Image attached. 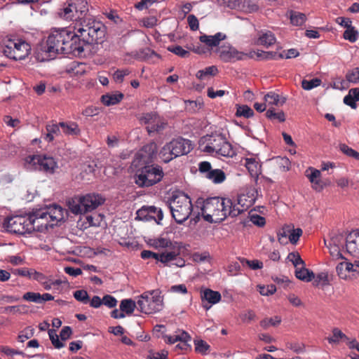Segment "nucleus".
Here are the masks:
<instances>
[{
  "label": "nucleus",
  "mask_w": 359,
  "mask_h": 359,
  "mask_svg": "<svg viewBox=\"0 0 359 359\" xmlns=\"http://www.w3.org/2000/svg\"><path fill=\"white\" fill-rule=\"evenodd\" d=\"M219 56L224 62L253 58L255 52L244 53L231 46H224L218 49Z\"/></svg>",
  "instance_id": "f8f14e48"
},
{
  "label": "nucleus",
  "mask_w": 359,
  "mask_h": 359,
  "mask_svg": "<svg viewBox=\"0 0 359 359\" xmlns=\"http://www.w3.org/2000/svg\"><path fill=\"white\" fill-rule=\"evenodd\" d=\"M286 16L290 19V23L293 26H302L306 20V16L304 13L293 10L288 11Z\"/></svg>",
  "instance_id": "bb28decb"
},
{
  "label": "nucleus",
  "mask_w": 359,
  "mask_h": 359,
  "mask_svg": "<svg viewBox=\"0 0 359 359\" xmlns=\"http://www.w3.org/2000/svg\"><path fill=\"white\" fill-rule=\"evenodd\" d=\"M49 338L56 348H61L65 346V344L59 340V337L57 334L55 330L51 329L48 330Z\"/></svg>",
  "instance_id": "864d4df0"
},
{
  "label": "nucleus",
  "mask_w": 359,
  "mask_h": 359,
  "mask_svg": "<svg viewBox=\"0 0 359 359\" xmlns=\"http://www.w3.org/2000/svg\"><path fill=\"white\" fill-rule=\"evenodd\" d=\"M24 277H27L30 280H35L38 282H43V280L46 279V276L43 273L29 268H24Z\"/></svg>",
  "instance_id": "e433bc0d"
},
{
  "label": "nucleus",
  "mask_w": 359,
  "mask_h": 359,
  "mask_svg": "<svg viewBox=\"0 0 359 359\" xmlns=\"http://www.w3.org/2000/svg\"><path fill=\"white\" fill-rule=\"evenodd\" d=\"M240 4L242 8L248 13L255 12L259 9V6L253 0H241Z\"/></svg>",
  "instance_id": "79ce46f5"
},
{
  "label": "nucleus",
  "mask_w": 359,
  "mask_h": 359,
  "mask_svg": "<svg viewBox=\"0 0 359 359\" xmlns=\"http://www.w3.org/2000/svg\"><path fill=\"white\" fill-rule=\"evenodd\" d=\"M73 4L76 7V16L79 17L77 22H81L83 19H90V18L86 17L88 8L86 0H76V2H73Z\"/></svg>",
  "instance_id": "cd10ccee"
},
{
  "label": "nucleus",
  "mask_w": 359,
  "mask_h": 359,
  "mask_svg": "<svg viewBox=\"0 0 359 359\" xmlns=\"http://www.w3.org/2000/svg\"><path fill=\"white\" fill-rule=\"evenodd\" d=\"M168 208L172 218L177 224L185 222L193 212L191 198L183 192L172 195L168 201Z\"/></svg>",
  "instance_id": "39448f33"
},
{
  "label": "nucleus",
  "mask_w": 359,
  "mask_h": 359,
  "mask_svg": "<svg viewBox=\"0 0 359 359\" xmlns=\"http://www.w3.org/2000/svg\"><path fill=\"white\" fill-rule=\"evenodd\" d=\"M276 162L283 172H286L290 170V161L287 157H276Z\"/></svg>",
  "instance_id": "4d7b16f0"
},
{
  "label": "nucleus",
  "mask_w": 359,
  "mask_h": 359,
  "mask_svg": "<svg viewBox=\"0 0 359 359\" xmlns=\"http://www.w3.org/2000/svg\"><path fill=\"white\" fill-rule=\"evenodd\" d=\"M266 116L270 120H278L279 122L285 121V116L283 111H276L273 108L269 109L266 112Z\"/></svg>",
  "instance_id": "58836bf2"
},
{
  "label": "nucleus",
  "mask_w": 359,
  "mask_h": 359,
  "mask_svg": "<svg viewBox=\"0 0 359 359\" xmlns=\"http://www.w3.org/2000/svg\"><path fill=\"white\" fill-rule=\"evenodd\" d=\"M250 219L255 225L259 227L264 226L266 224L265 218L257 214L250 213Z\"/></svg>",
  "instance_id": "338daca9"
},
{
  "label": "nucleus",
  "mask_w": 359,
  "mask_h": 359,
  "mask_svg": "<svg viewBox=\"0 0 359 359\" xmlns=\"http://www.w3.org/2000/svg\"><path fill=\"white\" fill-rule=\"evenodd\" d=\"M206 143L203 151L208 153H215L223 156H231L233 154L231 144L222 134H212L205 136L201 140Z\"/></svg>",
  "instance_id": "0eeeda50"
},
{
  "label": "nucleus",
  "mask_w": 359,
  "mask_h": 359,
  "mask_svg": "<svg viewBox=\"0 0 359 359\" xmlns=\"http://www.w3.org/2000/svg\"><path fill=\"white\" fill-rule=\"evenodd\" d=\"M140 121L142 124L147 125V130L149 134L154 132L161 133L167 126V123L161 118L156 112L143 114L140 117Z\"/></svg>",
  "instance_id": "9b49d317"
},
{
  "label": "nucleus",
  "mask_w": 359,
  "mask_h": 359,
  "mask_svg": "<svg viewBox=\"0 0 359 359\" xmlns=\"http://www.w3.org/2000/svg\"><path fill=\"white\" fill-rule=\"evenodd\" d=\"M24 166L39 170L46 173L53 174L57 168V163L55 158L48 155L29 156L24 159Z\"/></svg>",
  "instance_id": "9d476101"
},
{
  "label": "nucleus",
  "mask_w": 359,
  "mask_h": 359,
  "mask_svg": "<svg viewBox=\"0 0 359 359\" xmlns=\"http://www.w3.org/2000/svg\"><path fill=\"white\" fill-rule=\"evenodd\" d=\"M243 265H247L251 269L256 270L263 268V263L257 259L248 260L245 258L240 259Z\"/></svg>",
  "instance_id": "8fccbe9b"
},
{
  "label": "nucleus",
  "mask_w": 359,
  "mask_h": 359,
  "mask_svg": "<svg viewBox=\"0 0 359 359\" xmlns=\"http://www.w3.org/2000/svg\"><path fill=\"white\" fill-rule=\"evenodd\" d=\"M159 157L164 163H168L175 158L169 142L165 144L159 152Z\"/></svg>",
  "instance_id": "c9c22d12"
},
{
  "label": "nucleus",
  "mask_w": 359,
  "mask_h": 359,
  "mask_svg": "<svg viewBox=\"0 0 359 359\" xmlns=\"http://www.w3.org/2000/svg\"><path fill=\"white\" fill-rule=\"evenodd\" d=\"M302 230L300 228L291 229L289 234V241L292 244H296L299 241L300 236L302 235Z\"/></svg>",
  "instance_id": "680f3d73"
},
{
  "label": "nucleus",
  "mask_w": 359,
  "mask_h": 359,
  "mask_svg": "<svg viewBox=\"0 0 359 359\" xmlns=\"http://www.w3.org/2000/svg\"><path fill=\"white\" fill-rule=\"evenodd\" d=\"M168 50L181 57L185 58L189 56V52L188 50H184L180 46H168Z\"/></svg>",
  "instance_id": "09e8293b"
},
{
  "label": "nucleus",
  "mask_w": 359,
  "mask_h": 359,
  "mask_svg": "<svg viewBox=\"0 0 359 359\" xmlns=\"http://www.w3.org/2000/svg\"><path fill=\"white\" fill-rule=\"evenodd\" d=\"M197 208H200L196 216L199 219L200 215L204 220L210 223H219L224 221L228 216L234 217L239 215V212L233 209L231 210V200L230 198L212 197L205 201L198 200Z\"/></svg>",
  "instance_id": "f03ea898"
},
{
  "label": "nucleus",
  "mask_w": 359,
  "mask_h": 359,
  "mask_svg": "<svg viewBox=\"0 0 359 359\" xmlns=\"http://www.w3.org/2000/svg\"><path fill=\"white\" fill-rule=\"evenodd\" d=\"M177 242H172L169 238L158 237L150 240V245L156 249H168L177 244Z\"/></svg>",
  "instance_id": "c756f323"
},
{
  "label": "nucleus",
  "mask_w": 359,
  "mask_h": 359,
  "mask_svg": "<svg viewBox=\"0 0 359 359\" xmlns=\"http://www.w3.org/2000/svg\"><path fill=\"white\" fill-rule=\"evenodd\" d=\"M136 307L137 308V304L130 299H123L120 304L121 311L127 314L133 313Z\"/></svg>",
  "instance_id": "4c0bfd02"
},
{
  "label": "nucleus",
  "mask_w": 359,
  "mask_h": 359,
  "mask_svg": "<svg viewBox=\"0 0 359 359\" xmlns=\"http://www.w3.org/2000/svg\"><path fill=\"white\" fill-rule=\"evenodd\" d=\"M264 100L269 105L282 106L286 102V98L280 97L275 92H269L264 95Z\"/></svg>",
  "instance_id": "2f4dec72"
},
{
  "label": "nucleus",
  "mask_w": 359,
  "mask_h": 359,
  "mask_svg": "<svg viewBox=\"0 0 359 359\" xmlns=\"http://www.w3.org/2000/svg\"><path fill=\"white\" fill-rule=\"evenodd\" d=\"M102 304L109 309L115 308L118 302L116 299L110 294H105L102 298Z\"/></svg>",
  "instance_id": "e2e57ef3"
},
{
  "label": "nucleus",
  "mask_w": 359,
  "mask_h": 359,
  "mask_svg": "<svg viewBox=\"0 0 359 359\" xmlns=\"http://www.w3.org/2000/svg\"><path fill=\"white\" fill-rule=\"evenodd\" d=\"M74 297L78 301L83 304H88L90 300V297L87 291L84 290H76L74 292Z\"/></svg>",
  "instance_id": "5fc2aeb1"
},
{
  "label": "nucleus",
  "mask_w": 359,
  "mask_h": 359,
  "mask_svg": "<svg viewBox=\"0 0 359 359\" xmlns=\"http://www.w3.org/2000/svg\"><path fill=\"white\" fill-rule=\"evenodd\" d=\"M225 39L226 35L222 32H217L213 36L202 34L199 36V41L210 48L217 46Z\"/></svg>",
  "instance_id": "412c9836"
},
{
  "label": "nucleus",
  "mask_w": 359,
  "mask_h": 359,
  "mask_svg": "<svg viewBox=\"0 0 359 359\" xmlns=\"http://www.w3.org/2000/svg\"><path fill=\"white\" fill-rule=\"evenodd\" d=\"M169 144L175 158L189 153L193 149L191 142L182 137L174 139Z\"/></svg>",
  "instance_id": "dca6fc26"
},
{
  "label": "nucleus",
  "mask_w": 359,
  "mask_h": 359,
  "mask_svg": "<svg viewBox=\"0 0 359 359\" xmlns=\"http://www.w3.org/2000/svg\"><path fill=\"white\" fill-rule=\"evenodd\" d=\"M65 212V210L61 206L53 205L24 213V234L53 228L64 219Z\"/></svg>",
  "instance_id": "f257e3e1"
},
{
  "label": "nucleus",
  "mask_w": 359,
  "mask_h": 359,
  "mask_svg": "<svg viewBox=\"0 0 359 359\" xmlns=\"http://www.w3.org/2000/svg\"><path fill=\"white\" fill-rule=\"evenodd\" d=\"M105 199L98 194H88L74 197L68 202L70 211L74 215L90 212L103 204Z\"/></svg>",
  "instance_id": "423d86ee"
},
{
  "label": "nucleus",
  "mask_w": 359,
  "mask_h": 359,
  "mask_svg": "<svg viewBox=\"0 0 359 359\" xmlns=\"http://www.w3.org/2000/svg\"><path fill=\"white\" fill-rule=\"evenodd\" d=\"M306 177L309 178L310 182L312 183V187L316 191H320L323 189V187L320 183V171L314 169L313 168H309L306 171Z\"/></svg>",
  "instance_id": "393cba45"
},
{
  "label": "nucleus",
  "mask_w": 359,
  "mask_h": 359,
  "mask_svg": "<svg viewBox=\"0 0 359 359\" xmlns=\"http://www.w3.org/2000/svg\"><path fill=\"white\" fill-rule=\"evenodd\" d=\"M253 203L254 198L252 196L246 194H240L238 196L236 203L231 201V210L235 209L236 212H239L240 215L244 211L248 210L252 205Z\"/></svg>",
  "instance_id": "6ab92c4d"
},
{
  "label": "nucleus",
  "mask_w": 359,
  "mask_h": 359,
  "mask_svg": "<svg viewBox=\"0 0 359 359\" xmlns=\"http://www.w3.org/2000/svg\"><path fill=\"white\" fill-rule=\"evenodd\" d=\"M344 38L350 42H355L358 38V32L351 25L344 32Z\"/></svg>",
  "instance_id": "49530a36"
},
{
  "label": "nucleus",
  "mask_w": 359,
  "mask_h": 359,
  "mask_svg": "<svg viewBox=\"0 0 359 359\" xmlns=\"http://www.w3.org/2000/svg\"><path fill=\"white\" fill-rule=\"evenodd\" d=\"M339 150L346 156L359 161V152L349 147L346 144H340L339 145Z\"/></svg>",
  "instance_id": "a19ab883"
},
{
  "label": "nucleus",
  "mask_w": 359,
  "mask_h": 359,
  "mask_svg": "<svg viewBox=\"0 0 359 359\" xmlns=\"http://www.w3.org/2000/svg\"><path fill=\"white\" fill-rule=\"evenodd\" d=\"M195 351L198 353L205 354L210 348V346L203 340H196Z\"/></svg>",
  "instance_id": "bf43d9fd"
},
{
  "label": "nucleus",
  "mask_w": 359,
  "mask_h": 359,
  "mask_svg": "<svg viewBox=\"0 0 359 359\" xmlns=\"http://www.w3.org/2000/svg\"><path fill=\"white\" fill-rule=\"evenodd\" d=\"M22 45V39H19L18 42L9 39L5 45L3 53L6 57L14 60H21L22 59V55L20 54V51Z\"/></svg>",
  "instance_id": "f3484780"
},
{
  "label": "nucleus",
  "mask_w": 359,
  "mask_h": 359,
  "mask_svg": "<svg viewBox=\"0 0 359 359\" xmlns=\"http://www.w3.org/2000/svg\"><path fill=\"white\" fill-rule=\"evenodd\" d=\"M60 123L57 124L52 121L46 126V133L44 135V140L48 142H51L56 137L60 135Z\"/></svg>",
  "instance_id": "5701e85b"
},
{
  "label": "nucleus",
  "mask_w": 359,
  "mask_h": 359,
  "mask_svg": "<svg viewBox=\"0 0 359 359\" xmlns=\"http://www.w3.org/2000/svg\"><path fill=\"white\" fill-rule=\"evenodd\" d=\"M295 276L302 281L310 282L315 278V274L312 271L306 269L305 265H302L295 269Z\"/></svg>",
  "instance_id": "7c9ffc66"
},
{
  "label": "nucleus",
  "mask_w": 359,
  "mask_h": 359,
  "mask_svg": "<svg viewBox=\"0 0 359 359\" xmlns=\"http://www.w3.org/2000/svg\"><path fill=\"white\" fill-rule=\"evenodd\" d=\"M123 98V94L118 93L116 94H106L101 97L102 102L106 106L114 105L119 103Z\"/></svg>",
  "instance_id": "72a5a7b5"
},
{
  "label": "nucleus",
  "mask_w": 359,
  "mask_h": 359,
  "mask_svg": "<svg viewBox=\"0 0 359 359\" xmlns=\"http://www.w3.org/2000/svg\"><path fill=\"white\" fill-rule=\"evenodd\" d=\"M163 175V169L159 165H145L136 172L135 182L140 187H149L159 182Z\"/></svg>",
  "instance_id": "6e6552de"
},
{
  "label": "nucleus",
  "mask_w": 359,
  "mask_h": 359,
  "mask_svg": "<svg viewBox=\"0 0 359 359\" xmlns=\"http://www.w3.org/2000/svg\"><path fill=\"white\" fill-rule=\"evenodd\" d=\"M276 41V37L274 34L270 32L267 31L265 32H262L259 34V36L257 40V44L264 46L266 48L271 46L274 44Z\"/></svg>",
  "instance_id": "473e14b6"
},
{
  "label": "nucleus",
  "mask_w": 359,
  "mask_h": 359,
  "mask_svg": "<svg viewBox=\"0 0 359 359\" xmlns=\"http://www.w3.org/2000/svg\"><path fill=\"white\" fill-rule=\"evenodd\" d=\"M205 177L215 184L223 182L226 179L224 172L220 169H213L208 172Z\"/></svg>",
  "instance_id": "f704fd0d"
},
{
  "label": "nucleus",
  "mask_w": 359,
  "mask_h": 359,
  "mask_svg": "<svg viewBox=\"0 0 359 359\" xmlns=\"http://www.w3.org/2000/svg\"><path fill=\"white\" fill-rule=\"evenodd\" d=\"M4 226L8 232L22 234V217L21 216L16 215L6 218Z\"/></svg>",
  "instance_id": "aec40b11"
},
{
  "label": "nucleus",
  "mask_w": 359,
  "mask_h": 359,
  "mask_svg": "<svg viewBox=\"0 0 359 359\" xmlns=\"http://www.w3.org/2000/svg\"><path fill=\"white\" fill-rule=\"evenodd\" d=\"M74 30L79 34L83 43L86 44H101L104 41L105 26L93 18L83 19L81 22H77Z\"/></svg>",
  "instance_id": "20e7f679"
},
{
  "label": "nucleus",
  "mask_w": 359,
  "mask_h": 359,
  "mask_svg": "<svg viewBox=\"0 0 359 359\" xmlns=\"http://www.w3.org/2000/svg\"><path fill=\"white\" fill-rule=\"evenodd\" d=\"M63 133L68 136L78 137L81 135V129L77 123L74 121L60 122Z\"/></svg>",
  "instance_id": "4be33fe9"
},
{
  "label": "nucleus",
  "mask_w": 359,
  "mask_h": 359,
  "mask_svg": "<svg viewBox=\"0 0 359 359\" xmlns=\"http://www.w3.org/2000/svg\"><path fill=\"white\" fill-rule=\"evenodd\" d=\"M287 259L292 262L296 269L299 266L305 265L304 261L301 258V256L298 252L289 253Z\"/></svg>",
  "instance_id": "6e6d98bb"
},
{
  "label": "nucleus",
  "mask_w": 359,
  "mask_h": 359,
  "mask_svg": "<svg viewBox=\"0 0 359 359\" xmlns=\"http://www.w3.org/2000/svg\"><path fill=\"white\" fill-rule=\"evenodd\" d=\"M346 79L348 81L357 83L359 82V68L355 67L351 71L348 72L346 75Z\"/></svg>",
  "instance_id": "052dcab7"
},
{
  "label": "nucleus",
  "mask_w": 359,
  "mask_h": 359,
  "mask_svg": "<svg viewBox=\"0 0 359 359\" xmlns=\"http://www.w3.org/2000/svg\"><path fill=\"white\" fill-rule=\"evenodd\" d=\"M130 71L128 69H117L113 74L114 81L117 83H121L126 76L130 74Z\"/></svg>",
  "instance_id": "0e129e2a"
},
{
  "label": "nucleus",
  "mask_w": 359,
  "mask_h": 359,
  "mask_svg": "<svg viewBox=\"0 0 359 359\" xmlns=\"http://www.w3.org/2000/svg\"><path fill=\"white\" fill-rule=\"evenodd\" d=\"M163 217V214L161 209L155 206H143L137 211V218L140 220H154L159 224Z\"/></svg>",
  "instance_id": "2eb2a0df"
},
{
  "label": "nucleus",
  "mask_w": 359,
  "mask_h": 359,
  "mask_svg": "<svg viewBox=\"0 0 359 359\" xmlns=\"http://www.w3.org/2000/svg\"><path fill=\"white\" fill-rule=\"evenodd\" d=\"M254 111L248 105L238 106L236 109V116H243L245 118H250L253 116Z\"/></svg>",
  "instance_id": "37998d69"
},
{
  "label": "nucleus",
  "mask_w": 359,
  "mask_h": 359,
  "mask_svg": "<svg viewBox=\"0 0 359 359\" xmlns=\"http://www.w3.org/2000/svg\"><path fill=\"white\" fill-rule=\"evenodd\" d=\"M86 64L73 61L67 65L65 72L70 75V76H77L84 74L86 72Z\"/></svg>",
  "instance_id": "b1692460"
},
{
  "label": "nucleus",
  "mask_w": 359,
  "mask_h": 359,
  "mask_svg": "<svg viewBox=\"0 0 359 359\" xmlns=\"http://www.w3.org/2000/svg\"><path fill=\"white\" fill-rule=\"evenodd\" d=\"M202 301H207L210 304H215L220 302L222 296L217 291L211 289H205L201 292Z\"/></svg>",
  "instance_id": "c85d7f7f"
},
{
  "label": "nucleus",
  "mask_w": 359,
  "mask_h": 359,
  "mask_svg": "<svg viewBox=\"0 0 359 359\" xmlns=\"http://www.w3.org/2000/svg\"><path fill=\"white\" fill-rule=\"evenodd\" d=\"M218 72L217 67L210 66L198 71L196 76L198 79H204L208 76H215Z\"/></svg>",
  "instance_id": "ea45409f"
},
{
  "label": "nucleus",
  "mask_w": 359,
  "mask_h": 359,
  "mask_svg": "<svg viewBox=\"0 0 359 359\" xmlns=\"http://www.w3.org/2000/svg\"><path fill=\"white\" fill-rule=\"evenodd\" d=\"M333 335L332 337L327 338L330 344L338 343L340 339H348V338L338 328H334L332 331Z\"/></svg>",
  "instance_id": "603ef678"
},
{
  "label": "nucleus",
  "mask_w": 359,
  "mask_h": 359,
  "mask_svg": "<svg viewBox=\"0 0 359 359\" xmlns=\"http://www.w3.org/2000/svg\"><path fill=\"white\" fill-rule=\"evenodd\" d=\"M69 36L68 30L65 29H54L48 35L45 43L40 46L41 53H36V59L38 61L50 60L55 58L57 55L63 54L65 43H68Z\"/></svg>",
  "instance_id": "7ed1b4c3"
},
{
  "label": "nucleus",
  "mask_w": 359,
  "mask_h": 359,
  "mask_svg": "<svg viewBox=\"0 0 359 359\" xmlns=\"http://www.w3.org/2000/svg\"><path fill=\"white\" fill-rule=\"evenodd\" d=\"M182 248V243H177L172 247L165 250L161 252L160 256V262L163 264H168L172 261H176L175 264L178 267H182L185 264L184 259L180 257Z\"/></svg>",
  "instance_id": "ddd939ff"
},
{
  "label": "nucleus",
  "mask_w": 359,
  "mask_h": 359,
  "mask_svg": "<svg viewBox=\"0 0 359 359\" xmlns=\"http://www.w3.org/2000/svg\"><path fill=\"white\" fill-rule=\"evenodd\" d=\"M24 300L36 304H41V294L39 292H28L24 294Z\"/></svg>",
  "instance_id": "13d9d810"
},
{
  "label": "nucleus",
  "mask_w": 359,
  "mask_h": 359,
  "mask_svg": "<svg viewBox=\"0 0 359 359\" xmlns=\"http://www.w3.org/2000/svg\"><path fill=\"white\" fill-rule=\"evenodd\" d=\"M321 84V80L318 78L311 80L303 79L302 81V87L306 90H310Z\"/></svg>",
  "instance_id": "a18cd8bd"
},
{
  "label": "nucleus",
  "mask_w": 359,
  "mask_h": 359,
  "mask_svg": "<svg viewBox=\"0 0 359 359\" xmlns=\"http://www.w3.org/2000/svg\"><path fill=\"white\" fill-rule=\"evenodd\" d=\"M137 309L146 314L159 312L163 309V298L158 290L144 292L137 302Z\"/></svg>",
  "instance_id": "1a4fd4ad"
},
{
  "label": "nucleus",
  "mask_w": 359,
  "mask_h": 359,
  "mask_svg": "<svg viewBox=\"0 0 359 359\" xmlns=\"http://www.w3.org/2000/svg\"><path fill=\"white\" fill-rule=\"evenodd\" d=\"M281 322V318L279 316H275L274 318H264L260 321V325L264 329H267L270 325L276 326Z\"/></svg>",
  "instance_id": "de8ad7c7"
},
{
  "label": "nucleus",
  "mask_w": 359,
  "mask_h": 359,
  "mask_svg": "<svg viewBox=\"0 0 359 359\" xmlns=\"http://www.w3.org/2000/svg\"><path fill=\"white\" fill-rule=\"evenodd\" d=\"M142 151L148 153L149 158H152L157 152V144L150 142L143 147Z\"/></svg>",
  "instance_id": "69168bd1"
},
{
  "label": "nucleus",
  "mask_w": 359,
  "mask_h": 359,
  "mask_svg": "<svg viewBox=\"0 0 359 359\" xmlns=\"http://www.w3.org/2000/svg\"><path fill=\"white\" fill-rule=\"evenodd\" d=\"M259 291L262 295L268 296L273 294L276 291V287L274 285H263L259 287Z\"/></svg>",
  "instance_id": "774afa93"
},
{
  "label": "nucleus",
  "mask_w": 359,
  "mask_h": 359,
  "mask_svg": "<svg viewBox=\"0 0 359 359\" xmlns=\"http://www.w3.org/2000/svg\"><path fill=\"white\" fill-rule=\"evenodd\" d=\"M346 248L350 255L359 258V230L353 231L347 236Z\"/></svg>",
  "instance_id": "a211bd4d"
},
{
  "label": "nucleus",
  "mask_w": 359,
  "mask_h": 359,
  "mask_svg": "<svg viewBox=\"0 0 359 359\" xmlns=\"http://www.w3.org/2000/svg\"><path fill=\"white\" fill-rule=\"evenodd\" d=\"M290 231H291L290 226H285L278 232V240L280 244L287 243V238H289Z\"/></svg>",
  "instance_id": "3c124183"
},
{
  "label": "nucleus",
  "mask_w": 359,
  "mask_h": 359,
  "mask_svg": "<svg viewBox=\"0 0 359 359\" xmlns=\"http://www.w3.org/2000/svg\"><path fill=\"white\" fill-rule=\"evenodd\" d=\"M313 284L316 286H325L330 284L329 276L327 272H320L315 276Z\"/></svg>",
  "instance_id": "c03bdc74"
},
{
  "label": "nucleus",
  "mask_w": 359,
  "mask_h": 359,
  "mask_svg": "<svg viewBox=\"0 0 359 359\" xmlns=\"http://www.w3.org/2000/svg\"><path fill=\"white\" fill-rule=\"evenodd\" d=\"M76 7L73 3L69 4L67 6H65L60 9L58 15L60 18L67 20H76L78 21L79 17L76 16Z\"/></svg>",
  "instance_id": "a878e982"
},
{
  "label": "nucleus",
  "mask_w": 359,
  "mask_h": 359,
  "mask_svg": "<svg viewBox=\"0 0 359 359\" xmlns=\"http://www.w3.org/2000/svg\"><path fill=\"white\" fill-rule=\"evenodd\" d=\"M69 36L68 43H65V49L63 54L80 55L84 51L83 44L79 34L75 30L72 32L68 30Z\"/></svg>",
  "instance_id": "4468645a"
}]
</instances>
